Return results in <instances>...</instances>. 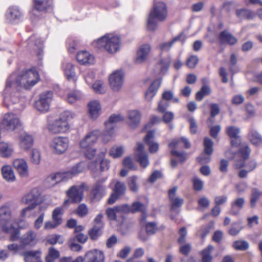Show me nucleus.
Listing matches in <instances>:
<instances>
[{"label":"nucleus","instance_id":"1","mask_svg":"<svg viewBox=\"0 0 262 262\" xmlns=\"http://www.w3.org/2000/svg\"><path fill=\"white\" fill-rule=\"evenodd\" d=\"M39 80L37 72L34 69L12 73L6 80L5 94L18 91L21 88L29 89Z\"/></svg>","mask_w":262,"mask_h":262},{"label":"nucleus","instance_id":"2","mask_svg":"<svg viewBox=\"0 0 262 262\" xmlns=\"http://www.w3.org/2000/svg\"><path fill=\"white\" fill-rule=\"evenodd\" d=\"M167 16L166 6L162 2H155L154 9L150 12L147 21V28L155 31L158 26V21H164Z\"/></svg>","mask_w":262,"mask_h":262},{"label":"nucleus","instance_id":"3","mask_svg":"<svg viewBox=\"0 0 262 262\" xmlns=\"http://www.w3.org/2000/svg\"><path fill=\"white\" fill-rule=\"evenodd\" d=\"M99 49L104 50L110 53H114L119 50L121 39L116 35L106 34L93 42Z\"/></svg>","mask_w":262,"mask_h":262},{"label":"nucleus","instance_id":"4","mask_svg":"<svg viewBox=\"0 0 262 262\" xmlns=\"http://www.w3.org/2000/svg\"><path fill=\"white\" fill-rule=\"evenodd\" d=\"M75 114L70 111L61 113L59 118L55 119L50 125V132L54 134L64 133L70 128L68 121L74 117Z\"/></svg>","mask_w":262,"mask_h":262},{"label":"nucleus","instance_id":"5","mask_svg":"<svg viewBox=\"0 0 262 262\" xmlns=\"http://www.w3.org/2000/svg\"><path fill=\"white\" fill-rule=\"evenodd\" d=\"M100 134L98 130L92 131L80 142V147L85 149L84 155L89 159H92L96 154V150L92 146L97 142Z\"/></svg>","mask_w":262,"mask_h":262},{"label":"nucleus","instance_id":"6","mask_svg":"<svg viewBox=\"0 0 262 262\" xmlns=\"http://www.w3.org/2000/svg\"><path fill=\"white\" fill-rule=\"evenodd\" d=\"M83 169L81 163H78L74 166L70 171L64 172H57L50 176V187L58 184L62 181H66L79 173Z\"/></svg>","mask_w":262,"mask_h":262},{"label":"nucleus","instance_id":"7","mask_svg":"<svg viewBox=\"0 0 262 262\" xmlns=\"http://www.w3.org/2000/svg\"><path fill=\"white\" fill-rule=\"evenodd\" d=\"M21 123L18 116L13 113H7L0 121V128L11 132L21 128Z\"/></svg>","mask_w":262,"mask_h":262},{"label":"nucleus","instance_id":"8","mask_svg":"<svg viewBox=\"0 0 262 262\" xmlns=\"http://www.w3.org/2000/svg\"><path fill=\"white\" fill-rule=\"evenodd\" d=\"M126 187L123 182L117 181L112 189V192L107 200V203L110 205L114 204L121 196H123L126 192Z\"/></svg>","mask_w":262,"mask_h":262},{"label":"nucleus","instance_id":"9","mask_svg":"<svg viewBox=\"0 0 262 262\" xmlns=\"http://www.w3.org/2000/svg\"><path fill=\"white\" fill-rule=\"evenodd\" d=\"M106 179V177L101 178L97 180L93 185L91 193L94 199L100 200L106 194V187L104 185V183L105 182Z\"/></svg>","mask_w":262,"mask_h":262},{"label":"nucleus","instance_id":"10","mask_svg":"<svg viewBox=\"0 0 262 262\" xmlns=\"http://www.w3.org/2000/svg\"><path fill=\"white\" fill-rule=\"evenodd\" d=\"M124 74L122 71H116L110 75L109 82L112 89L114 91H119L123 84Z\"/></svg>","mask_w":262,"mask_h":262},{"label":"nucleus","instance_id":"11","mask_svg":"<svg viewBox=\"0 0 262 262\" xmlns=\"http://www.w3.org/2000/svg\"><path fill=\"white\" fill-rule=\"evenodd\" d=\"M42 201V196L36 189H34L29 193L25 194L21 200L22 203L24 204L33 205L35 204L34 208Z\"/></svg>","mask_w":262,"mask_h":262},{"label":"nucleus","instance_id":"12","mask_svg":"<svg viewBox=\"0 0 262 262\" xmlns=\"http://www.w3.org/2000/svg\"><path fill=\"white\" fill-rule=\"evenodd\" d=\"M38 242L37 233L32 230L28 231L20 237L21 245L25 247H34Z\"/></svg>","mask_w":262,"mask_h":262},{"label":"nucleus","instance_id":"13","mask_svg":"<svg viewBox=\"0 0 262 262\" xmlns=\"http://www.w3.org/2000/svg\"><path fill=\"white\" fill-rule=\"evenodd\" d=\"M179 234L180 237L178 239V243L180 245L179 251L181 254L187 255L191 250V246L189 243H185L187 232L185 227H182L179 230Z\"/></svg>","mask_w":262,"mask_h":262},{"label":"nucleus","instance_id":"14","mask_svg":"<svg viewBox=\"0 0 262 262\" xmlns=\"http://www.w3.org/2000/svg\"><path fill=\"white\" fill-rule=\"evenodd\" d=\"M144 150V145L142 143H138L137 147L135 149V158L141 166L146 168L149 164V160L148 155Z\"/></svg>","mask_w":262,"mask_h":262},{"label":"nucleus","instance_id":"15","mask_svg":"<svg viewBox=\"0 0 262 262\" xmlns=\"http://www.w3.org/2000/svg\"><path fill=\"white\" fill-rule=\"evenodd\" d=\"M13 204L10 202L6 203L0 206V222L6 223L12 221V209Z\"/></svg>","mask_w":262,"mask_h":262},{"label":"nucleus","instance_id":"16","mask_svg":"<svg viewBox=\"0 0 262 262\" xmlns=\"http://www.w3.org/2000/svg\"><path fill=\"white\" fill-rule=\"evenodd\" d=\"M151 51V47L149 44H144L140 46L136 53L135 62L136 64H141L144 62L147 59Z\"/></svg>","mask_w":262,"mask_h":262},{"label":"nucleus","instance_id":"17","mask_svg":"<svg viewBox=\"0 0 262 262\" xmlns=\"http://www.w3.org/2000/svg\"><path fill=\"white\" fill-rule=\"evenodd\" d=\"M53 147L56 154L64 152L69 146V139L66 137H57L53 140Z\"/></svg>","mask_w":262,"mask_h":262},{"label":"nucleus","instance_id":"18","mask_svg":"<svg viewBox=\"0 0 262 262\" xmlns=\"http://www.w3.org/2000/svg\"><path fill=\"white\" fill-rule=\"evenodd\" d=\"M177 190L178 187L174 186L168 191V197L170 201V210L171 211L180 208L184 203L183 199L176 196Z\"/></svg>","mask_w":262,"mask_h":262},{"label":"nucleus","instance_id":"19","mask_svg":"<svg viewBox=\"0 0 262 262\" xmlns=\"http://www.w3.org/2000/svg\"><path fill=\"white\" fill-rule=\"evenodd\" d=\"M67 195L72 203H79L83 199V194L82 190L79 189L76 186H72L67 191ZM70 202V200L64 201L63 205H66Z\"/></svg>","mask_w":262,"mask_h":262},{"label":"nucleus","instance_id":"20","mask_svg":"<svg viewBox=\"0 0 262 262\" xmlns=\"http://www.w3.org/2000/svg\"><path fill=\"white\" fill-rule=\"evenodd\" d=\"M13 164L21 177L27 178L28 177V166L27 162L24 159H16L14 160Z\"/></svg>","mask_w":262,"mask_h":262},{"label":"nucleus","instance_id":"21","mask_svg":"<svg viewBox=\"0 0 262 262\" xmlns=\"http://www.w3.org/2000/svg\"><path fill=\"white\" fill-rule=\"evenodd\" d=\"M49 92L40 95V99L35 102V106L36 109L41 113H46L49 109Z\"/></svg>","mask_w":262,"mask_h":262},{"label":"nucleus","instance_id":"22","mask_svg":"<svg viewBox=\"0 0 262 262\" xmlns=\"http://www.w3.org/2000/svg\"><path fill=\"white\" fill-rule=\"evenodd\" d=\"M162 78L155 79L145 93V98L147 101H151L157 94L162 83Z\"/></svg>","mask_w":262,"mask_h":262},{"label":"nucleus","instance_id":"23","mask_svg":"<svg viewBox=\"0 0 262 262\" xmlns=\"http://www.w3.org/2000/svg\"><path fill=\"white\" fill-rule=\"evenodd\" d=\"M141 114L137 110H132L128 112L127 123L132 128L138 127L140 123Z\"/></svg>","mask_w":262,"mask_h":262},{"label":"nucleus","instance_id":"24","mask_svg":"<svg viewBox=\"0 0 262 262\" xmlns=\"http://www.w3.org/2000/svg\"><path fill=\"white\" fill-rule=\"evenodd\" d=\"M219 40L220 45L228 44L232 46L237 42V39L226 30L220 33Z\"/></svg>","mask_w":262,"mask_h":262},{"label":"nucleus","instance_id":"25","mask_svg":"<svg viewBox=\"0 0 262 262\" xmlns=\"http://www.w3.org/2000/svg\"><path fill=\"white\" fill-rule=\"evenodd\" d=\"M3 178L8 183H13L16 180V177L12 167L9 165H4L1 168Z\"/></svg>","mask_w":262,"mask_h":262},{"label":"nucleus","instance_id":"26","mask_svg":"<svg viewBox=\"0 0 262 262\" xmlns=\"http://www.w3.org/2000/svg\"><path fill=\"white\" fill-rule=\"evenodd\" d=\"M85 257L87 258V262H103L104 260L103 253L98 250L87 252Z\"/></svg>","mask_w":262,"mask_h":262},{"label":"nucleus","instance_id":"27","mask_svg":"<svg viewBox=\"0 0 262 262\" xmlns=\"http://www.w3.org/2000/svg\"><path fill=\"white\" fill-rule=\"evenodd\" d=\"M18 140L20 147L24 150H28L33 145V138L29 134H21L18 137Z\"/></svg>","mask_w":262,"mask_h":262},{"label":"nucleus","instance_id":"28","mask_svg":"<svg viewBox=\"0 0 262 262\" xmlns=\"http://www.w3.org/2000/svg\"><path fill=\"white\" fill-rule=\"evenodd\" d=\"M62 68L67 79L75 82L77 78L73 65L70 62L65 61L63 63Z\"/></svg>","mask_w":262,"mask_h":262},{"label":"nucleus","instance_id":"29","mask_svg":"<svg viewBox=\"0 0 262 262\" xmlns=\"http://www.w3.org/2000/svg\"><path fill=\"white\" fill-rule=\"evenodd\" d=\"M251 143L256 146L262 145V135L256 129L251 128L248 135Z\"/></svg>","mask_w":262,"mask_h":262},{"label":"nucleus","instance_id":"30","mask_svg":"<svg viewBox=\"0 0 262 262\" xmlns=\"http://www.w3.org/2000/svg\"><path fill=\"white\" fill-rule=\"evenodd\" d=\"M245 203L244 198H238L231 203V209L229 213L233 215H237L243 208Z\"/></svg>","mask_w":262,"mask_h":262},{"label":"nucleus","instance_id":"31","mask_svg":"<svg viewBox=\"0 0 262 262\" xmlns=\"http://www.w3.org/2000/svg\"><path fill=\"white\" fill-rule=\"evenodd\" d=\"M63 213L62 207H57L52 212V223H50V228H55L62 223L61 215Z\"/></svg>","mask_w":262,"mask_h":262},{"label":"nucleus","instance_id":"32","mask_svg":"<svg viewBox=\"0 0 262 262\" xmlns=\"http://www.w3.org/2000/svg\"><path fill=\"white\" fill-rule=\"evenodd\" d=\"M154 136V130H150L147 132L146 136L144 138L145 142L146 144L149 146V150L151 153L156 152L159 149L158 143L154 142L151 140Z\"/></svg>","mask_w":262,"mask_h":262},{"label":"nucleus","instance_id":"33","mask_svg":"<svg viewBox=\"0 0 262 262\" xmlns=\"http://www.w3.org/2000/svg\"><path fill=\"white\" fill-rule=\"evenodd\" d=\"M26 262H42L40 260V253L39 251H27L22 253Z\"/></svg>","mask_w":262,"mask_h":262},{"label":"nucleus","instance_id":"34","mask_svg":"<svg viewBox=\"0 0 262 262\" xmlns=\"http://www.w3.org/2000/svg\"><path fill=\"white\" fill-rule=\"evenodd\" d=\"M77 60L81 64H91L94 61V57L87 51L79 52L77 54Z\"/></svg>","mask_w":262,"mask_h":262},{"label":"nucleus","instance_id":"35","mask_svg":"<svg viewBox=\"0 0 262 262\" xmlns=\"http://www.w3.org/2000/svg\"><path fill=\"white\" fill-rule=\"evenodd\" d=\"M21 17V13L16 7H10L7 10L6 17L10 22L13 23L19 20Z\"/></svg>","mask_w":262,"mask_h":262},{"label":"nucleus","instance_id":"36","mask_svg":"<svg viewBox=\"0 0 262 262\" xmlns=\"http://www.w3.org/2000/svg\"><path fill=\"white\" fill-rule=\"evenodd\" d=\"M89 114L92 119H96L99 115L101 107L98 101L94 100L88 104Z\"/></svg>","mask_w":262,"mask_h":262},{"label":"nucleus","instance_id":"37","mask_svg":"<svg viewBox=\"0 0 262 262\" xmlns=\"http://www.w3.org/2000/svg\"><path fill=\"white\" fill-rule=\"evenodd\" d=\"M236 15L242 19H253L255 17L256 14L249 9L242 8L236 10Z\"/></svg>","mask_w":262,"mask_h":262},{"label":"nucleus","instance_id":"38","mask_svg":"<svg viewBox=\"0 0 262 262\" xmlns=\"http://www.w3.org/2000/svg\"><path fill=\"white\" fill-rule=\"evenodd\" d=\"M33 8L40 12H47L49 7V0H33Z\"/></svg>","mask_w":262,"mask_h":262},{"label":"nucleus","instance_id":"39","mask_svg":"<svg viewBox=\"0 0 262 262\" xmlns=\"http://www.w3.org/2000/svg\"><path fill=\"white\" fill-rule=\"evenodd\" d=\"M132 213L140 212L142 213L141 220H145L146 218V206L140 202H135L132 205Z\"/></svg>","mask_w":262,"mask_h":262},{"label":"nucleus","instance_id":"40","mask_svg":"<svg viewBox=\"0 0 262 262\" xmlns=\"http://www.w3.org/2000/svg\"><path fill=\"white\" fill-rule=\"evenodd\" d=\"M2 230L6 233H10V241H16L19 238L20 235V231L18 229L14 228L12 226L8 227L4 225L2 227Z\"/></svg>","mask_w":262,"mask_h":262},{"label":"nucleus","instance_id":"41","mask_svg":"<svg viewBox=\"0 0 262 262\" xmlns=\"http://www.w3.org/2000/svg\"><path fill=\"white\" fill-rule=\"evenodd\" d=\"M13 152L12 146L7 143L2 142L0 143V156L3 158L10 157Z\"/></svg>","mask_w":262,"mask_h":262},{"label":"nucleus","instance_id":"42","mask_svg":"<svg viewBox=\"0 0 262 262\" xmlns=\"http://www.w3.org/2000/svg\"><path fill=\"white\" fill-rule=\"evenodd\" d=\"M171 59L169 57L165 58H161L157 64V68L159 69L158 72L159 74H164L167 71Z\"/></svg>","mask_w":262,"mask_h":262},{"label":"nucleus","instance_id":"43","mask_svg":"<svg viewBox=\"0 0 262 262\" xmlns=\"http://www.w3.org/2000/svg\"><path fill=\"white\" fill-rule=\"evenodd\" d=\"M213 249V246L209 245L201 251L202 262H211L212 261V256L211 253Z\"/></svg>","mask_w":262,"mask_h":262},{"label":"nucleus","instance_id":"44","mask_svg":"<svg viewBox=\"0 0 262 262\" xmlns=\"http://www.w3.org/2000/svg\"><path fill=\"white\" fill-rule=\"evenodd\" d=\"M211 93V89L207 85H204L201 90L198 91L195 95L196 100L201 101L206 95H209Z\"/></svg>","mask_w":262,"mask_h":262},{"label":"nucleus","instance_id":"45","mask_svg":"<svg viewBox=\"0 0 262 262\" xmlns=\"http://www.w3.org/2000/svg\"><path fill=\"white\" fill-rule=\"evenodd\" d=\"M214 223L212 222H209L208 224L202 226L198 231L199 235L204 239L209 233L210 230L213 227Z\"/></svg>","mask_w":262,"mask_h":262},{"label":"nucleus","instance_id":"46","mask_svg":"<svg viewBox=\"0 0 262 262\" xmlns=\"http://www.w3.org/2000/svg\"><path fill=\"white\" fill-rule=\"evenodd\" d=\"M261 194V192L258 189L256 188L252 189L250 201V207L251 208L255 207L256 202L259 199Z\"/></svg>","mask_w":262,"mask_h":262},{"label":"nucleus","instance_id":"47","mask_svg":"<svg viewBox=\"0 0 262 262\" xmlns=\"http://www.w3.org/2000/svg\"><path fill=\"white\" fill-rule=\"evenodd\" d=\"M44 40L40 38H37L36 36H31L28 40V43L29 46H36L40 50L41 49Z\"/></svg>","mask_w":262,"mask_h":262},{"label":"nucleus","instance_id":"48","mask_svg":"<svg viewBox=\"0 0 262 262\" xmlns=\"http://www.w3.org/2000/svg\"><path fill=\"white\" fill-rule=\"evenodd\" d=\"M157 224L155 222H147L145 225L146 233L148 235L155 234L158 230Z\"/></svg>","mask_w":262,"mask_h":262},{"label":"nucleus","instance_id":"49","mask_svg":"<svg viewBox=\"0 0 262 262\" xmlns=\"http://www.w3.org/2000/svg\"><path fill=\"white\" fill-rule=\"evenodd\" d=\"M180 142H183L185 148H188L190 147V144L188 140L185 138L182 137L179 139H174L169 144V147L171 148H176Z\"/></svg>","mask_w":262,"mask_h":262},{"label":"nucleus","instance_id":"50","mask_svg":"<svg viewBox=\"0 0 262 262\" xmlns=\"http://www.w3.org/2000/svg\"><path fill=\"white\" fill-rule=\"evenodd\" d=\"M122 120H123V117L121 115L119 114H113L110 117L108 121L105 123V125L106 126L110 128L112 125L113 126L114 128V123L121 121Z\"/></svg>","mask_w":262,"mask_h":262},{"label":"nucleus","instance_id":"51","mask_svg":"<svg viewBox=\"0 0 262 262\" xmlns=\"http://www.w3.org/2000/svg\"><path fill=\"white\" fill-rule=\"evenodd\" d=\"M92 88L95 92L98 94H104L106 92V88L104 82L101 80L96 81L92 85Z\"/></svg>","mask_w":262,"mask_h":262},{"label":"nucleus","instance_id":"52","mask_svg":"<svg viewBox=\"0 0 262 262\" xmlns=\"http://www.w3.org/2000/svg\"><path fill=\"white\" fill-rule=\"evenodd\" d=\"M103 227L94 225L93 227L89 231V234L91 238L93 240H96L102 234V229Z\"/></svg>","mask_w":262,"mask_h":262},{"label":"nucleus","instance_id":"53","mask_svg":"<svg viewBox=\"0 0 262 262\" xmlns=\"http://www.w3.org/2000/svg\"><path fill=\"white\" fill-rule=\"evenodd\" d=\"M213 142L211 139L208 137H206L204 139V152L206 154L211 155L213 152Z\"/></svg>","mask_w":262,"mask_h":262},{"label":"nucleus","instance_id":"54","mask_svg":"<svg viewBox=\"0 0 262 262\" xmlns=\"http://www.w3.org/2000/svg\"><path fill=\"white\" fill-rule=\"evenodd\" d=\"M181 38V35L174 37L171 41L167 42H163L159 47L162 51H168L175 42L178 41Z\"/></svg>","mask_w":262,"mask_h":262},{"label":"nucleus","instance_id":"55","mask_svg":"<svg viewBox=\"0 0 262 262\" xmlns=\"http://www.w3.org/2000/svg\"><path fill=\"white\" fill-rule=\"evenodd\" d=\"M81 98V94L79 91H74L68 95L67 100L69 103L72 104Z\"/></svg>","mask_w":262,"mask_h":262},{"label":"nucleus","instance_id":"56","mask_svg":"<svg viewBox=\"0 0 262 262\" xmlns=\"http://www.w3.org/2000/svg\"><path fill=\"white\" fill-rule=\"evenodd\" d=\"M249 244L246 241H236L233 244V247L237 250L245 251L248 249Z\"/></svg>","mask_w":262,"mask_h":262},{"label":"nucleus","instance_id":"57","mask_svg":"<svg viewBox=\"0 0 262 262\" xmlns=\"http://www.w3.org/2000/svg\"><path fill=\"white\" fill-rule=\"evenodd\" d=\"M40 152L37 149H33L31 154V162L36 165H38L40 162Z\"/></svg>","mask_w":262,"mask_h":262},{"label":"nucleus","instance_id":"58","mask_svg":"<svg viewBox=\"0 0 262 262\" xmlns=\"http://www.w3.org/2000/svg\"><path fill=\"white\" fill-rule=\"evenodd\" d=\"M106 128L102 137V141L104 143H107L112 139L114 133L113 126L111 125V128L106 126Z\"/></svg>","mask_w":262,"mask_h":262},{"label":"nucleus","instance_id":"59","mask_svg":"<svg viewBox=\"0 0 262 262\" xmlns=\"http://www.w3.org/2000/svg\"><path fill=\"white\" fill-rule=\"evenodd\" d=\"M88 211L89 209L87 206L85 204L82 203L78 205L75 212L79 216L82 217L88 214Z\"/></svg>","mask_w":262,"mask_h":262},{"label":"nucleus","instance_id":"60","mask_svg":"<svg viewBox=\"0 0 262 262\" xmlns=\"http://www.w3.org/2000/svg\"><path fill=\"white\" fill-rule=\"evenodd\" d=\"M124 152V149L122 146L113 147L110 151V155L115 158H117L121 157Z\"/></svg>","mask_w":262,"mask_h":262},{"label":"nucleus","instance_id":"61","mask_svg":"<svg viewBox=\"0 0 262 262\" xmlns=\"http://www.w3.org/2000/svg\"><path fill=\"white\" fill-rule=\"evenodd\" d=\"M106 214L110 220H116L118 214H119L118 209L117 206L114 208H109L106 210Z\"/></svg>","mask_w":262,"mask_h":262},{"label":"nucleus","instance_id":"62","mask_svg":"<svg viewBox=\"0 0 262 262\" xmlns=\"http://www.w3.org/2000/svg\"><path fill=\"white\" fill-rule=\"evenodd\" d=\"M239 132V128L234 126H230L226 128V133L230 138L239 137L238 136Z\"/></svg>","mask_w":262,"mask_h":262},{"label":"nucleus","instance_id":"63","mask_svg":"<svg viewBox=\"0 0 262 262\" xmlns=\"http://www.w3.org/2000/svg\"><path fill=\"white\" fill-rule=\"evenodd\" d=\"M241 225L238 222H234L232 224L231 227L228 231L230 235L232 236L236 235L242 230Z\"/></svg>","mask_w":262,"mask_h":262},{"label":"nucleus","instance_id":"64","mask_svg":"<svg viewBox=\"0 0 262 262\" xmlns=\"http://www.w3.org/2000/svg\"><path fill=\"white\" fill-rule=\"evenodd\" d=\"M137 176H133L128 179V187L130 191L133 192H137L138 190V186L137 184Z\"/></svg>","mask_w":262,"mask_h":262}]
</instances>
